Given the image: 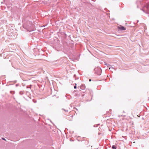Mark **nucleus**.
<instances>
[{
    "mask_svg": "<svg viewBox=\"0 0 149 149\" xmlns=\"http://www.w3.org/2000/svg\"><path fill=\"white\" fill-rule=\"evenodd\" d=\"M118 28L121 30H125L126 29L124 27L121 26H118Z\"/></svg>",
    "mask_w": 149,
    "mask_h": 149,
    "instance_id": "obj_1",
    "label": "nucleus"
},
{
    "mask_svg": "<svg viewBox=\"0 0 149 149\" xmlns=\"http://www.w3.org/2000/svg\"><path fill=\"white\" fill-rule=\"evenodd\" d=\"M112 148L113 149H116V147L115 146H113L112 147Z\"/></svg>",
    "mask_w": 149,
    "mask_h": 149,
    "instance_id": "obj_2",
    "label": "nucleus"
},
{
    "mask_svg": "<svg viewBox=\"0 0 149 149\" xmlns=\"http://www.w3.org/2000/svg\"><path fill=\"white\" fill-rule=\"evenodd\" d=\"M109 69L111 70V71L113 69H114V68H109Z\"/></svg>",
    "mask_w": 149,
    "mask_h": 149,
    "instance_id": "obj_3",
    "label": "nucleus"
},
{
    "mask_svg": "<svg viewBox=\"0 0 149 149\" xmlns=\"http://www.w3.org/2000/svg\"><path fill=\"white\" fill-rule=\"evenodd\" d=\"M76 88H77V87H76V86H74V89H76Z\"/></svg>",
    "mask_w": 149,
    "mask_h": 149,
    "instance_id": "obj_4",
    "label": "nucleus"
},
{
    "mask_svg": "<svg viewBox=\"0 0 149 149\" xmlns=\"http://www.w3.org/2000/svg\"><path fill=\"white\" fill-rule=\"evenodd\" d=\"M2 139H3V140H5V139H4V138H2Z\"/></svg>",
    "mask_w": 149,
    "mask_h": 149,
    "instance_id": "obj_5",
    "label": "nucleus"
},
{
    "mask_svg": "<svg viewBox=\"0 0 149 149\" xmlns=\"http://www.w3.org/2000/svg\"><path fill=\"white\" fill-rule=\"evenodd\" d=\"M89 81H91V79H90Z\"/></svg>",
    "mask_w": 149,
    "mask_h": 149,
    "instance_id": "obj_6",
    "label": "nucleus"
}]
</instances>
